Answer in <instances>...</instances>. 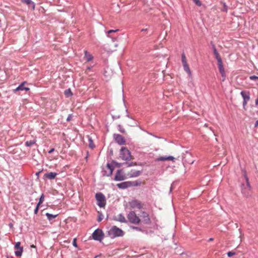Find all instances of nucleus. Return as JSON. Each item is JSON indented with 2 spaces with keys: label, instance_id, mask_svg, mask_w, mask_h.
I'll return each mask as SVG.
<instances>
[{
  "label": "nucleus",
  "instance_id": "f257e3e1",
  "mask_svg": "<svg viewBox=\"0 0 258 258\" xmlns=\"http://www.w3.org/2000/svg\"><path fill=\"white\" fill-rule=\"evenodd\" d=\"M108 235L110 238H114L116 237L122 236L124 232L121 229L114 226L108 231Z\"/></svg>",
  "mask_w": 258,
  "mask_h": 258
},
{
  "label": "nucleus",
  "instance_id": "f03ea898",
  "mask_svg": "<svg viewBox=\"0 0 258 258\" xmlns=\"http://www.w3.org/2000/svg\"><path fill=\"white\" fill-rule=\"evenodd\" d=\"M127 218L130 222L134 224H139L141 221L140 217L134 211L130 212L128 214Z\"/></svg>",
  "mask_w": 258,
  "mask_h": 258
},
{
  "label": "nucleus",
  "instance_id": "7ed1b4c3",
  "mask_svg": "<svg viewBox=\"0 0 258 258\" xmlns=\"http://www.w3.org/2000/svg\"><path fill=\"white\" fill-rule=\"evenodd\" d=\"M119 158L123 160L132 159L130 151L125 147H122L120 151Z\"/></svg>",
  "mask_w": 258,
  "mask_h": 258
},
{
  "label": "nucleus",
  "instance_id": "20e7f679",
  "mask_svg": "<svg viewBox=\"0 0 258 258\" xmlns=\"http://www.w3.org/2000/svg\"><path fill=\"white\" fill-rule=\"evenodd\" d=\"M96 199L97 201V205L100 207L103 208L106 205V200L105 196L102 193H97L95 195Z\"/></svg>",
  "mask_w": 258,
  "mask_h": 258
},
{
  "label": "nucleus",
  "instance_id": "39448f33",
  "mask_svg": "<svg viewBox=\"0 0 258 258\" xmlns=\"http://www.w3.org/2000/svg\"><path fill=\"white\" fill-rule=\"evenodd\" d=\"M128 206L131 209H140L143 208V204L137 200H134L128 203Z\"/></svg>",
  "mask_w": 258,
  "mask_h": 258
},
{
  "label": "nucleus",
  "instance_id": "423d86ee",
  "mask_svg": "<svg viewBox=\"0 0 258 258\" xmlns=\"http://www.w3.org/2000/svg\"><path fill=\"white\" fill-rule=\"evenodd\" d=\"M104 234L103 231L100 229H97L94 231L92 234V237L94 240L101 241L103 238Z\"/></svg>",
  "mask_w": 258,
  "mask_h": 258
},
{
  "label": "nucleus",
  "instance_id": "0eeeda50",
  "mask_svg": "<svg viewBox=\"0 0 258 258\" xmlns=\"http://www.w3.org/2000/svg\"><path fill=\"white\" fill-rule=\"evenodd\" d=\"M240 94L243 99V108L244 109H245V106H246L248 101L250 100V93L248 91H242L240 92Z\"/></svg>",
  "mask_w": 258,
  "mask_h": 258
},
{
  "label": "nucleus",
  "instance_id": "6e6552de",
  "mask_svg": "<svg viewBox=\"0 0 258 258\" xmlns=\"http://www.w3.org/2000/svg\"><path fill=\"white\" fill-rule=\"evenodd\" d=\"M141 221L144 224H149L151 222L149 214L145 211H141L140 215Z\"/></svg>",
  "mask_w": 258,
  "mask_h": 258
},
{
  "label": "nucleus",
  "instance_id": "1a4fd4ad",
  "mask_svg": "<svg viewBox=\"0 0 258 258\" xmlns=\"http://www.w3.org/2000/svg\"><path fill=\"white\" fill-rule=\"evenodd\" d=\"M126 178V176L123 174L122 170L121 169L118 170L115 174L114 180L116 181H121L123 180Z\"/></svg>",
  "mask_w": 258,
  "mask_h": 258
},
{
  "label": "nucleus",
  "instance_id": "9d476101",
  "mask_svg": "<svg viewBox=\"0 0 258 258\" xmlns=\"http://www.w3.org/2000/svg\"><path fill=\"white\" fill-rule=\"evenodd\" d=\"M134 185V182L132 181H125L118 183L116 185L119 188L125 189Z\"/></svg>",
  "mask_w": 258,
  "mask_h": 258
},
{
  "label": "nucleus",
  "instance_id": "9b49d317",
  "mask_svg": "<svg viewBox=\"0 0 258 258\" xmlns=\"http://www.w3.org/2000/svg\"><path fill=\"white\" fill-rule=\"evenodd\" d=\"M114 139L115 142L119 145H124L125 144V140L124 138L120 135L114 134Z\"/></svg>",
  "mask_w": 258,
  "mask_h": 258
},
{
  "label": "nucleus",
  "instance_id": "f8f14e48",
  "mask_svg": "<svg viewBox=\"0 0 258 258\" xmlns=\"http://www.w3.org/2000/svg\"><path fill=\"white\" fill-rule=\"evenodd\" d=\"M218 66L219 70V72L221 74L222 77H223L222 81H224L226 78L225 72L224 70V68L223 65L222 60L218 61Z\"/></svg>",
  "mask_w": 258,
  "mask_h": 258
},
{
  "label": "nucleus",
  "instance_id": "ddd939ff",
  "mask_svg": "<svg viewBox=\"0 0 258 258\" xmlns=\"http://www.w3.org/2000/svg\"><path fill=\"white\" fill-rule=\"evenodd\" d=\"M140 171L132 170L128 172L126 176L130 178L138 177L140 175Z\"/></svg>",
  "mask_w": 258,
  "mask_h": 258
},
{
  "label": "nucleus",
  "instance_id": "4468645a",
  "mask_svg": "<svg viewBox=\"0 0 258 258\" xmlns=\"http://www.w3.org/2000/svg\"><path fill=\"white\" fill-rule=\"evenodd\" d=\"M26 84V82H24L22 83L16 89L14 90V92H16L17 91H20V90H26L28 91L29 90V88L28 87H25L24 85Z\"/></svg>",
  "mask_w": 258,
  "mask_h": 258
},
{
  "label": "nucleus",
  "instance_id": "2eb2a0df",
  "mask_svg": "<svg viewBox=\"0 0 258 258\" xmlns=\"http://www.w3.org/2000/svg\"><path fill=\"white\" fill-rule=\"evenodd\" d=\"M174 159H175L174 157H173V156H167V157H160L158 158H157L156 160L157 161H166V160L173 161Z\"/></svg>",
  "mask_w": 258,
  "mask_h": 258
},
{
  "label": "nucleus",
  "instance_id": "dca6fc26",
  "mask_svg": "<svg viewBox=\"0 0 258 258\" xmlns=\"http://www.w3.org/2000/svg\"><path fill=\"white\" fill-rule=\"evenodd\" d=\"M57 174L55 172H49L44 174V176L49 179L55 178Z\"/></svg>",
  "mask_w": 258,
  "mask_h": 258
},
{
  "label": "nucleus",
  "instance_id": "f3484780",
  "mask_svg": "<svg viewBox=\"0 0 258 258\" xmlns=\"http://www.w3.org/2000/svg\"><path fill=\"white\" fill-rule=\"evenodd\" d=\"M84 53H85L84 58H85L86 61L88 62L92 59V58H93L92 55L91 54L89 53L87 50H85Z\"/></svg>",
  "mask_w": 258,
  "mask_h": 258
},
{
  "label": "nucleus",
  "instance_id": "a211bd4d",
  "mask_svg": "<svg viewBox=\"0 0 258 258\" xmlns=\"http://www.w3.org/2000/svg\"><path fill=\"white\" fill-rule=\"evenodd\" d=\"M106 168L107 169V170L108 171V172H107L106 171H105V172H106L107 173V175L109 176V175L112 174L113 170V168L112 167V166L110 164L108 163L106 165Z\"/></svg>",
  "mask_w": 258,
  "mask_h": 258
},
{
  "label": "nucleus",
  "instance_id": "6ab92c4d",
  "mask_svg": "<svg viewBox=\"0 0 258 258\" xmlns=\"http://www.w3.org/2000/svg\"><path fill=\"white\" fill-rule=\"evenodd\" d=\"M214 54L215 56V58L217 60V61L222 60V59L220 56V54L218 52V51L215 47H214Z\"/></svg>",
  "mask_w": 258,
  "mask_h": 258
},
{
  "label": "nucleus",
  "instance_id": "aec40b11",
  "mask_svg": "<svg viewBox=\"0 0 258 258\" xmlns=\"http://www.w3.org/2000/svg\"><path fill=\"white\" fill-rule=\"evenodd\" d=\"M21 1L28 6L32 5L33 9H34L35 6L31 0H21Z\"/></svg>",
  "mask_w": 258,
  "mask_h": 258
},
{
  "label": "nucleus",
  "instance_id": "412c9836",
  "mask_svg": "<svg viewBox=\"0 0 258 258\" xmlns=\"http://www.w3.org/2000/svg\"><path fill=\"white\" fill-rule=\"evenodd\" d=\"M87 138H88V141H89V146L90 148L93 149L95 147V145L93 143V141L91 137H90L89 136H88Z\"/></svg>",
  "mask_w": 258,
  "mask_h": 258
},
{
  "label": "nucleus",
  "instance_id": "4be33fe9",
  "mask_svg": "<svg viewBox=\"0 0 258 258\" xmlns=\"http://www.w3.org/2000/svg\"><path fill=\"white\" fill-rule=\"evenodd\" d=\"M46 216L47 218V219L49 220V221H51V220H52L53 219L56 218L57 216V214H56V215H52V214H49V213H47L46 214Z\"/></svg>",
  "mask_w": 258,
  "mask_h": 258
},
{
  "label": "nucleus",
  "instance_id": "5701e85b",
  "mask_svg": "<svg viewBox=\"0 0 258 258\" xmlns=\"http://www.w3.org/2000/svg\"><path fill=\"white\" fill-rule=\"evenodd\" d=\"M183 67L184 71L188 74L189 75H191V71L190 70L189 66L188 64H183Z\"/></svg>",
  "mask_w": 258,
  "mask_h": 258
},
{
  "label": "nucleus",
  "instance_id": "b1692460",
  "mask_svg": "<svg viewBox=\"0 0 258 258\" xmlns=\"http://www.w3.org/2000/svg\"><path fill=\"white\" fill-rule=\"evenodd\" d=\"M117 220H118V221H119L120 222H126L125 217L121 214H120L118 216Z\"/></svg>",
  "mask_w": 258,
  "mask_h": 258
},
{
  "label": "nucleus",
  "instance_id": "393cba45",
  "mask_svg": "<svg viewBox=\"0 0 258 258\" xmlns=\"http://www.w3.org/2000/svg\"><path fill=\"white\" fill-rule=\"evenodd\" d=\"M23 251V248H20L19 249H17V250L15 251V254L17 256H21L22 252Z\"/></svg>",
  "mask_w": 258,
  "mask_h": 258
},
{
  "label": "nucleus",
  "instance_id": "a878e982",
  "mask_svg": "<svg viewBox=\"0 0 258 258\" xmlns=\"http://www.w3.org/2000/svg\"><path fill=\"white\" fill-rule=\"evenodd\" d=\"M64 93V95H66V96L67 97H70V96H72V95H73V93L71 92V90L70 89L65 90Z\"/></svg>",
  "mask_w": 258,
  "mask_h": 258
},
{
  "label": "nucleus",
  "instance_id": "bb28decb",
  "mask_svg": "<svg viewBox=\"0 0 258 258\" xmlns=\"http://www.w3.org/2000/svg\"><path fill=\"white\" fill-rule=\"evenodd\" d=\"M36 141H32V140H31V141H26V142L25 143V145L26 146H27V147H30L32 145L34 144L35 143Z\"/></svg>",
  "mask_w": 258,
  "mask_h": 258
},
{
  "label": "nucleus",
  "instance_id": "cd10ccee",
  "mask_svg": "<svg viewBox=\"0 0 258 258\" xmlns=\"http://www.w3.org/2000/svg\"><path fill=\"white\" fill-rule=\"evenodd\" d=\"M181 59H182V65L187 64L185 55L183 53L181 55Z\"/></svg>",
  "mask_w": 258,
  "mask_h": 258
},
{
  "label": "nucleus",
  "instance_id": "c85d7f7f",
  "mask_svg": "<svg viewBox=\"0 0 258 258\" xmlns=\"http://www.w3.org/2000/svg\"><path fill=\"white\" fill-rule=\"evenodd\" d=\"M44 200V195L42 194L39 199V201L37 204H39V206L43 202Z\"/></svg>",
  "mask_w": 258,
  "mask_h": 258
},
{
  "label": "nucleus",
  "instance_id": "c756f323",
  "mask_svg": "<svg viewBox=\"0 0 258 258\" xmlns=\"http://www.w3.org/2000/svg\"><path fill=\"white\" fill-rule=\"evenodd\" d=\"M118 31V29H116V30H109L108 32H107V34H108V37H111V36L109 34H111V33L112 32H117Z\"/></svg>",
  "mask_w": 258,
  "mask_h": 258
},
{
  "label": "nucleus",
  "instance_id": "7c9ffc66",
  "mask_svg": "<svg viewBox=\"0 0 258 258\" xmlns=\"http://www.w3.org/2000/svg\"><path fill=\"white\" fill-rule=\"evenodd\" d=\"M198 6H202V3L200 2V0H192Z\"/></svg>",
  "mask_w": 258,
  "mask_h": 258
},
{
  "label": "nucleus",
  "instance_id": "2f4dec72",
  "mask_svg": "<svg viewBox=\"0 0 258 258\" xmlns=\"http://www.w3.org/2000/svg\"><path fill=\"white\" fill-rule=\"evenodd\" d=\"M21 243L20 242H18L16 243L15 245V248L16 249H19L20 248H23V247L20 246Z\"/></svg>",
  "mask_w": 258,
  "mask_h": 258
},
{
  "label": "nucleus",
  "instance_id": "473e14b6",
  "mask_svg": "<svg viewBox=\"0 0 258 258\" xmlns=\"http://www.w3.org/2000/svg\"><path fill=\"white\" fill-rule=\"evenodd\" d=\"M235 254V252H233V251H229L227 252V255L229 256V257H231L234 255Z\"/></svg>",
  "mask_w": 258,
  "mask_h": 258
},
{
  "label": "nucleus",
  "instance_id": "72a5a7b5",
  "mask_svg": "<svg viewBox=\"0 0 258 258\" xmlns=\"http://www.w3.org/2000/svg\"><path fill=\"white\" fill-rule=\"evenodd\" d=\"M39 204H37V206H36V207L34 210V213L35 214H37L38 213V210H39Z\"/></svg>",
  "mask_w": 258,
  "mask_h": 258
},
{
  "label": "nucleus",
  "instance_id": "f704fd0d",
  "mask_svg": "<svg viewBox=\"0 0 258 258\" xmlns=\"http://www.w3.org/2000/svg\"><path fill=\"white\" fill-rule=\"evenodd\" d=\"M112 163L114 165H115L117 167H120L121 166V164L120 163H118L116 162L113 161Z\"/></svg>",
  "mask_w": 258,
  "mask_h": 258
},
{
  "label": "nucleus",
  "instance_id": "c9c22d12",
  "mask_svg": "<svg viewBox=\"0 0 258 258\" xmlns=\"http://www.w3.org/2000/svg\"><path fill=\"white\" fill-rule=\"evenodd\" d=\"M249 79L251 80H256V79L258 80V77H256L255 76H250Z\"/></svg>",
  "mask_w": 258,
  "mask_h": 258
},
{
  "label": "nucleus",
  "instance_id": "e433bc0d",
  "mask_svg": "<svg viewBox=\"0 0 258 258\" xmlns=\"http://www.w3.org/2000/svg\"><path fill=\"white\" fill-rule=\"evenodd\" d=\"M73 245L75 247H77V239H76V238H74V239H73Z\"/></svg>",
  "mask_w": 258,
  "mask_h": 258
},
{
  "label": "nucleus",
  "instance_id": "4c0bfd02",
  "mask_svg": "<svg viewBox=\"0 0 258 258\" xmlns=\"http://www.w3.org/2000/svg\"><path fill=\"white\" fill-rule=\"evenodd\" d=\"M244 176H245V179H246V181L247 182V185H249V182H248V177H247L246 174L245 173L244 174Z\"/></svg>",
  "mask_w": 258,
  "mask_h": 258
},
{
  "label": "nucleus",
  "instance_id": "58836bf2",
  "mask_svg": "<svg viewBox=\"0 0 258 258\" xmlns=\"http://www.w3.org/2000/svg\"><path fill=\"white\" fill-rule=\"evenodd\" d=\"M102 215L101 214L99 215L98 218V221L100 222L102 220Z\"/></svg>",
  "mask_w": 258,
  "mask_h": 258
},
{
  "label": "nucleus",
  "instance_id": "ea45409f",
  "mask_svg": "<svg viewBox=\"0 0 258 258\" xmlns=\"http://www.w3.org/2000/svg\"><path fill=\"white\" fill-rule=\"evenodd\" d=\"M133 229H135V230H139V231L141 230V229L140 228L137 227H133Z\"/></svg>",
  "mask_w": 258,
  "mask_h": 258
},
{
  "label": "nucleus",
  "instance_id": "a19ab883",
  "mask_svg": "<svg viewBox=\"0 0 258 258\" xmlns=\"http://www.w3.org/2000/svg\"><path fill=\"white\" fill-rule=\"evenodd\" d=\"M54 150V148H52L51 149H50L49 151H48V153L49 154H51L52 153Z\"/></svg>",
  "mask_w": 258,
  "mask_h": 258
},
{
  "label": "nucleus",
  "instance_id": "79ce46f5",
  "mask_svg": "<svg viewBox=\"0 0 258 258\" xmlns=\"http://www.w3.org/2000/svg\"><path fill=\"white\" fill-rule=\"evenodd\" d=\"M147 28H146V29H142L141 30V31H147Z\"/></svg>",
  "mask_w": 258,
  "mask_h": 258
},
{
  "label": "nucleus",
  "instance_id": "37998d69",
  "mask_svg": "<svg viewBox=\"0 0 258 258\" xmlns=\"http://www.w3.org/2000/svg\"><path fill=\"white\" fill-rule=\"evenodd\" d=\"M214 240V239L213 238H210L209 239V241H212Z\"/></svg>",
  "mask_w": 258,
  "mask_h": 258
},
{
  "label": "nucleus",
  "instance_id": "c03bdc74",
  "mask_svg": "<svg viewBox=\"0 0 258 258\" xmlns=\"http://www.w3.org/2000/svg\"><path fill=\"white\" fill-rule=\"evenodd\" d=\"M31 247H34H34H35V245H32L31 246Z\"/></svg>",
  "mask_w": 258,
  "mask_h": 258
}]
</instances>
